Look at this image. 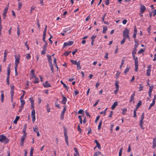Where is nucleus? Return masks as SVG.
<instances>
[{"instance_id":"8","label":"nucleus","mask_w":156,"mask_h":156,"mask_svg":"<svg viewBox=\"0 0 156 156\" xmlns=\"http://www.w3.org/2000/svg\"><path fill=\"white\" fill-rule=\"evenodd\" d=\"M140 13H143L146 10L145 7L143 5H141L140 6Z\"/></svg>"},{"instance_id":"46","label":"nucleus","mask_w":156,"mask_h":156,"mask_svg":"<svg viewBox=\"0 0 156 156\" xmlns=\"http://www.w3.org/2000/svg\"><path fill=\"white\" fill-rule=\"evenodd\" d=\"M80 132V133L82 131V129L80 128V124H79L78 126V129H77Z\"/></svg>"},{"instance_id":"37","label":"nucleus","mask_w":156,"mask_h":156,"mask_svg":"<svg viewBox=\"0 0 156 156\" xmlns=\"http://www.w3.org/2000/svg\"><path fill=\"white\" fill-rule=\"evenodd\" d=\"M45 44L43 47V49L47 50V47L48 45V43L47 42L45 43Z\"/></svg>"},{"instance_id":"17","label":"nucleus","mask_w":156,"mask_h":156,"mask_svg":"<svg viewBox=\"0 0 156 156\" xmlns=\"http://www.w3.org/2000/svg\"><path fill=\"white\" fill-rule=\"evenodd\" d=\"M94 142L97 145L96 147H97L99 149H100L101 148V145L98 141L97 140H95Z\"/></svg>"},{"instance_id":"60","label":"nucleus","mask_w":156,"mask_h":156,"mask_svg":"<svg viewBox=\"0 0 156 156\" xmlns=\"http://www.w3.org/2000/svg\"><path fill=\"white\" fill-rule=\"evenodd\" d=\"M31 73L32 74L33 76H35L34 71L33 70H32L31 71Z\"/></svg>"},{"instance_id":"12","label":"nucleus","mask_w":156,"mask_h":156,"mask_svg":"<svg viewBox=\"0 0 156 156\" xmlns=\"http://www.w3.org/2000/svg\"><path fill=\"white\" fill-rule=\"evenodd\" d=\"M135 92H134L133 94H132V96L131 97V98L130 100L129 101V102L130 103H131L134 100V97L135 96Z\"/></svg>"},{"instance_id":"29","label":"nucleus","mask_w":156,"mask_h":156,"mask_svg":"<svg viewBox=\"0 0 156 156\" xmlns=\"http://www.w3.org/2000/svg\"><path fill=\"white\" fill-rule=\"evenodd\" d=\"M80 61H78V63L76 65H77V69L78 70H79L81 69V67L80 66Z\"/></svg>"},{"instance_id":"62","label":"nucleus","mask_w":156,"mask_h":156,"mask_svg":"<svg viewBox=\"0 0 156 156\" xmlns=\"http://www.w3.org/2000/svg\"><path fill=\"white\" fill-rule=\"evenodd\" d=\"M113 113V111H111L110 112V114L108 116L110 118H112Z\"/></svg>"},{"instance_id":"39","label":"nucleus","mask_w":156,"mask_h":156,"mask_svg":"<svg viewBox=\"0 0 156 156\" xmlns=\"http://www.w3.org/2000/svg\"><path fill=\"white\" fill-rule=\"evenodd\" d=\"M120 74V72L117 71V73L116 74V76H115V78L116 79H117L118 78Z\"/></svg>"},{"instance_id":"55","label":"nucleus","mask_w":156,"mask_h":156,"mask_svg":"<svg viewBox=\"0 0 156 156\" xmlns=\"http://www.w3.org/2000/svg\"><path fill=\"white\" fill-rule=\"evenodd\" d=\"M30 55L29 54H27L26 58L27 60H29L30 58Z\"/></svg>"},{"instance_id":"49","label":"nucleus","mask_w":156,"mask_h":156,"mask_svg":"<svg viewBox=\"0 0 156 156\" xmlns=\"http://www.w3.org/2000/svg\"><path fill=\"white\" fill-rule=\"evenodd\" d=\"M29 100L30 101V102L31 103V104H34V101L33 100V99L31 98H29Z\"/></svg>"},{"instance_id":"22","label":"nucleus","mask_w":156,"mask_h":156,"mask_svg":"<svg viewBox=\"0 0 156 156\" xmlns=\"http://www.w3.org/2000/svg\"><path fill=\"white\" fill-rule=\"evenodd\" d=\"M20 117L19 116H16L15 120L13 121V123L16 124L17 123V121L20 119Z\"/></svg>"},{"instance_id":"32","label":"nucleus","mask_w":156,"mask_h":156,"mask_svg":"<svg viewBox=\"0 0 156 156\" xmlns=\"http://www.w3.org/2000/svg\"><path fill=\"white\" fill-rule=\"evenodd\" d=\"M119 83V82L118 81H116L115 83V86L116 88H119V85L118 83Z\"/></svg>"},{"instance_id":"58","label":"nucleus","mask_w":156,"mask_h":156,"mask_svg":"<svg viewBox=\"0 0 156 156\" xmlns=\"http://www.w3.org/2000/svg\"><path fill=\"white\" fill-rule=\"evenodd\" d=\"M99 101V100H97L96 101V102L93 105V106L94 107L96 106L98 104V103Z\"/></svg>"},{"instance_id":"26","label":"nucleus","mask_w":156,"mask_h":156,"mask_svg":"<svg viewBox=\"0 0 156 156\" xmlns=\"http://www.w3.org/2000/svg\"><path fill=\"white\" fill-rule=\"evenodd\" d=\"M27 136V135H23L22 136L21 138V141H22L24 142L25 139H26Z\"/></svg>"},{"instance_id":"56","label":"nucleus","mask_w":156,"mask_h":156,"mask_svg":"<svg viewBox=\"0 0 156 156\" xmlns=\"http://www.w3.org/2000/svg\"><path fill=\"white\" fill-rule=\"evenodd\" d=\"M47 30V25H46L45 27L43 34H46V31Z\"/></svg>"},{"instance_id":"13","label":"nucleus","mask_w":156,"mask_h":156,"mask_svg":"<svg viewBox=\"0 0 156 156\" xmlns=\"http://www.w3.org/2000/svg\"><path fill=\"white\" fill-rule=\"evenodd\" d=\"M118 102H115L114 103L113 105H112L111 107V108L112 109H114L115 108L116 106L118 105Z\"/></svg>"},{"instance_id":"9","label":"nucleus","mask_w":156,"mask_h":156,"mask_svg":"<svg viewBox=\"0 0 156 156\" xmlns=\"http://www.w3.org/2000/svg\"><path fill=\"white\" fill-rule=\"evenodd\" d=\"M151 65H150L147 66V70L146 75L148 76L150 75V72L151 71Z\"/></svg>"},{"instance_id":"38","label":"nucleus","mask_w":156,"mask_h":156,"mask_svg":"<svg viewBox=\"0 0 156 156\" xmlns=\"http://www.w3.org/2000/svg\"><path fill=\"white\" fill-rule=\"evenodd\" d=\"M101 154V152L100 151H98L95 152L94 155V156H98V155H99Z\"/></svg>"},{"instance_id":"59","label":"nucleus","mask_w":156,"mask_h":156,"mask_svg":"<svg viewBox=\"0 0 156 156\" xmlns=\"http://www.w3.org/2000/svg\"><path fill=\"white\" fill-rule=\"evenodd\" d=\"M137 29L136 26L134 27V33H136L137 34Z\"/></svg>"},{"instance_id":"61","label":"nucleus","mask_w":156,"mask_h":156,"mask_svg":"<svg viewBox=\"0 0 156 156\" xmlns=\"http://www.w3.org/2000/svg\"><path fill=\"white\" fill-rule=\"evenodd\" d=\"M100 118V116H99V115L98 116L96 117V119L95 121V122H97L98 121V120H99Z\"/></svg>"},{"instance_id":"23","label":"nucleus","mask_w":156,"mask_h":156,"mask_svg":"<svg viewBox=\"0 0 156 156\" xmlns=\"http://www.w3.org/2000/svg\"><path fill=\"white\" fill-rule=\"evenodd\" d=\"M34 77L35 78L36 80L34 81V83H38L39 82V78L35 76H34Z\"/></svg>"},{"instance_id":"11","label":"nucleus","mask_w":156,"mask_h":156,"mask_svg":"<svg viewBox=\"0 0 156 156\" xmlns=\"http://www.w3.org/2000/svg\"><path fill=\"white\" fill-rule=\"evenodd\" d=\"M144 119V116H141V119L140 120V126L141 127V128L142 129H144V128L143 127V121Z\"/></svg>"},{"instance_id":"53","label":"nucleus","mask_w":156,"mask_h":156,"mask_svg":"<svg viewBox=\"0 0 156 156\" xmlns=\"http://www.w3.org/2000/svg\"><path fill=\"white\" fill-rule=\"evenodd\" d=\"M109 1L108 0H105V3L106 5H108L109 3Z\"/></svg>"},{"instance_id":"4","label":"nucleus","mask_w":156,"mask_h":156,"mask_svg":"<svg viewBox=\"0 0 156 156\" xmlns=\"http://www.w3.org/2000/svg\"><path fill=\"white\" fill-rule=\"evenodd\" d=\"M31 117L32 121L34 122L35 120V111L34 109H33L31 111Z\"/></svg>"},{"instance_id":"7","label":"nucleus","mask_w":156,"mask_h":156,"mask_svg":"<svg viewBox=\"0 0 156 156\" xmlns=\"http://www.w3.org/2000/svg\"><path fill=\"white\" fill-rule=\"evenodd\" d=\"M66 106H64V108L62 111V112L61 115V119H63L64 118V113L66 111Z\"/></svg>"},{"instance_id":"31","label":"nucleus","mask_w":156,"mask_h":156,"mask_svg":"<svg viewBox=\"0 0 156 156\" xmlns=\"http://www.w3.org/2000/svg\"><path fill=\"white\" fill-rule=\"evenodd\" d=\"M33 129L34 132L36 133L38 132V127L37 126H35V128H33Z\"/></svg>"},{"instance_id":"20","label":"nucleus","mask_w":156,"mask_h":156,"mask_svg":"<svg viewBox=\"0 0 156 156\" xmlns=\"http://www.w3.org/2000/svg\"><path fill=\"white\" fill-rule=\"evenodd\" d=\"M20 102L21 103V107L22 108H23L24 107V105L25 104V101L23 100H21Z\"/></svg>"},{"instance_id":"18","label":"nucleus","mask_w":156,"mask_h":156,"mask_svg":"<svg viewBox=\"0 0 156 156\" xmlns=\"http://www.w3.org/2000/svg\"><path fill=\"white\" fill-rule=\"evenodd\" d=\"M67 99L66 97L65 96L63 97V99L62 101V103L64 105H65L66 104V102L67 101Z\"/></svg>"},{"instance_id":"52","label":"nucleus","mask_w":156,"mask_h":156,"mask_svg":"<svg viewBox=\"0 0 156 156\" xmlns=\"http://www.w3.org/2000/svg\"><path fill=\"white\" fill-rule=\"evenodd\" d=\"M55 107H57L59 108H60V107L59 106V104H57V101L55 102Z\"/></svg>"},{"instance_id":"50","label":"nucleus","mask_w":156,"mask_h":156,"mask_svg":"<svg viewBox=\"0 0 156 156\" xmlns=\"http://www.w3.org/2000/svg\"><path fill=\"white\" fill-rule=\"evenodd\" d=\"M14 94H11V102H13Z\"/></svg>"},{"instance_id":"48","label":"nucleus","mask_w":156,"mask_h":156,"mask_svg":"<svg viewBox=\"0 0 156 156\" xmlns=\"http://www.w3.org/2000/svg\"><path fill=\"white\" fill-rule=\"evenodd\" d=\"M17 35H18V37H19V35L20 34V30L19 28V27H18L17 28Z\"/></svg>"},{"instance_id":"41","label":"nucleus","mask_w":156,"mask_h":156,"mask_svg":"<svg viewBox=\"0 0 156 156\" xmlns=\"http://www.w3.org/2000/svg\"><path fill=\"white\" fill-rule=\"evenodd\" d=\"M137 51V49L136 48H133V50L132 52V55H135Z\"/></svg>"},{"instance_id":"54","label":"nucleus","mask_w":156,"mask_h":156,"mask_svg":"<svg viewBox=\"0 0 156 156\" xmlns=\"http://www.w3.org/2000/svg\"><path fill=\"white\" fill-rule=\"evenodd\" d=\"M144 51V50L143 49H141L139 51H138V53L139 54H140L143 52Z\"/></svg>"},{"instance_id":"47","label":"nucleus","mask_w":156,"mask_h":156,"mask_svg":"<svg viewBox=\"0 0 156 156\" xmlns=\"http://www.w3.org/2000/svg\"><path fill=\"white\" fill-rule=\"evenodd\" d=\"M71 52V51H66L64 52V55L66 56H68Z\"/></svg>"},{"instance_id":"43","label":"nucleus","mask_w":156,"mask_h":156,"mask_svg":"<svg viewBox=\"0 0 156 156\" xmlns=\"http://www.w3.org/2000/svg\"><path fill=\"white\" fill-rule=\"evenodd\" d=\"M22 5V4L21 2H19L18 4V9L19 10H20L21 8V6Z\"/></svg>"},{"instance_id":"28","label":"nucleus","mask_w":156,"mask_h":156,"mask_svg":"<svg viewBox=\"0 0 156 156\" xmlns=\"http://www.w3.org/2000/svg\"><path fill=\"white\" fill-rule=\"evenodd\" d=\"M108 28L106 27H103V30L102 32L104 34H105L106 32V31L107 30Z\"/></svg>"},{"instance_id":"30","label":"nucleus","mask_w":156,"mask_h":156,"mask_svg":"<svg viewBox=\"0 0 156 156\" xmlns=\"http://www.w3.org/2000/svg\"><path fill=\"white\" fill-rule=\"evenodd\" d=\"M144 86H143V84H140L139 85V91H141L143 90V87Z\"/></svg>"},{"instance_id":"45","label":"nucleus","mask_w":156,"mask_h":156,"mask_svg":"<svg viewBox=\"0 0 156 156\" xmlns=\"http://www.w3.org/2000/svg\"><path fill=\"white\" fill-rule=\"evenodd\" d=\"M122 148L121 147L119 151V156H121V155H122Z\"/></svg>"},{"instance_id":"33","label":"nucleus","mask_w":156,"mask_h":156,"mask_svg":"<svg viewBox=\"0 0 156 156\" xmlns=\"http://www.w3.org/2000/svg\"><path fill=\"white\" fill-rule=\"evenodd\" d=\"M129 69L130 68L129 67H127L124 71V73L125 74L126 73L129 71Z\"/></svg>"},{"instance_id":"63","label":"nucleus","mask_w":156,"mask_h":156,"mask_svg":"<svg viewBox=\"0 0 156 156\" xmlns=\"http://www.w3.org/2000/svg\"><path fill=\"white\" fill-rule=\"evenodd\" d=\"M152 12L153 13V16H155L156 15V9L153 10Z\"/></svg>"},{"instance_id":"42","label":"nucleus","mask_w":156,"mask_h":156,"mask_svg":"<svg viewBox=\"0 0 156 156\" xmlns=\"http://www.w3.org/2000/svg\"><path fill=\"white\" fill-rule=\"evenodd\" d=\"M7 77H10V69H7Z\"/></svg>"},{"instance_id":"34","label":"nucleus","mask_w":156,"mask_h":156,"mask_svg":"<svg viewBox=\"0 0 156 156\" xmlns=\"http://www.w3.org/2000/svg\"><path fill=\"white\" fill-rule=\"evenodd\" d=\"M142 105V101H139L138 103L136 105V106L137 108H139Z\"/></svg>"},{"instance_id":"16","label":"nucleus","mask_w":156,"mask_h":156,"mask_svg":"<svg viewBox=\"0 0 156 156\" xmlns=\"http://www.w3.org/2000/svg\"><path fill=\"white\" fill-rule=\"evenodd\" d=\"M43 84L44 87H51V85L49 83H48L47 81H46L45 83Z\"/></svg>"},{"instance_id":"15","label":"nucleus","mask_w":156,"mask_h":156,"mask_svg":"<svg viewBox=\"0 0 156 156\" xmlns=\"http://www.w3.org/2000/svg\"><path fill=\"white\" fill-rule=\"evenodd\" d=\"M48 62L49 63L52 62L51 56L49 55H47Z\"/></svg>"},{"instance_id":"2","label":"nucleus","mask_w":156,"mask_h":156,"mask_svg":"<svg viewBox=\"0 0 156 156\" xmlns=\"http://www.w3.org/2000/svg\"><path fill=\"white\" fill-rule=\"evenodd\" d=\"M9 141V139L6 138V136L3 134L0 135V142H5V143H7Z\"/></svg>"},{"instance_id":"3","label":"nucleus","mask_w":156,"mask_h":156,"mask_svg":"<svg viewBox=\"0 0 156 156\" xmlns=\"http://www.w3.org/2000/svg\"><path fill=\"white\" fill-rule=\"evenodd\" d=\"M129 30L127 29L126 28L123 30L122 34L125 38H129Z\"/></svg>"},{"instance_id":"27","label":"nucleus","mask_w":156,"mask_h":156,"mask_svg":"<svg viewBox=\"0 0 156 156\" xmlns=\"http://www.w3.org/2000/svg\"><path fill=\"white\" fill-rule=\"evenodd\" d=\"M61 83L63 85V87L65 88L66 89L68 90V87L66 86V85L64 83H63L62 81H61Z\"/></svg>"},{"instance_id":"57","label":"nucleus","mask_w":156,"mask_h":156,"mask_svg":"<svg viewBox=\"0 0 156 156\" xmlns=\"http://www.w3.org/2000/svg\"><path fill=\"white\" fill-rule=\"evenodd\" d=\"M83 112V111L82 109H80L78 112L79 114H81Z\"/></svg>"},{"instance_id":"40","label":"nucleus","mask_w":156,"mask_h":156,"mask_svg":"<svg viewBox=\"0 0 156 156\" xmlns=\"http://www.w3.org/2000/svg\"><path fill=\"white\" fill-rule=\"evenodd\" d=\"M10 77H7L6 78V83L7 85H9V79Z\"/></svg>"},{"instance_id":"6","label":"nucleus","mask_w":156,"mask_h":156,"mask_svg":"<svg viewBox=\"0 0 156 156\" xmlns=\"http://www.w3.org/2000/svg\"><path fill=\"white\" fill-rule=\"evenodd\" d=\"M9 8L8 5L4 9V12L3 14V19H5L6 17V14L7 12V10Z\"/></svg>"},{"instance_id":"19","label":"nucleus","mask_w":156,"mask_h":156,"mask_svg":"<svg viewBox=\"0 0 156 156\" xmlns=\"http://www.w3.org/2000/svg\"><path fill=\"white\" fill-rule=\"evenodd\" d=\"M3 91H1V101L2 102H3L4 101V94L3 93Z\"/></svg>"},{"instance_id":"44","label":"nucleus","mask_w":156,"mask_h":156,"mask_svg":"<svg viewBox=\"0 0 156 156\" xmlns=\"http://www.w3.org/2000/svg\"><path fill=\"white\" fill-rule=\"evenodd\" d=\"M46 34H43V40L45 43L47 42L45 40Z\"/></svg>"},{"instance_id":"36","label":"nucleus","mask_w":156,"mask_h":156,"mask_svg":"<svg viewBox=\"0 0 156 156\" xmlns=\"http://www.w3.org/2000/svg\"><path fill=\"white\" fill-rule=\"evenodd\" d=\"M127 109L126 108H124L122 109V113L124 114L125 115L126 114V112L127 111Z\"/></svg>"},{"instance_id":"64","label":"nucleus","mask_w":156,"mask_h":156,"mask_svg":"<svg viewBox=\"0 0 156 156\" xmlns=\"http://www.w3.org/2000/svg\"><path fill=\"white\" fill-rule=\"evenodd\" d=\"M153 144H156V138H154L153 141Z\"/></svg>"},{"instance_id":"21","label":"nucleus","mask_w":156,"mask_h":156,"mask_svg":"<svg viewBox=\"0 0 156 156\" xmlns=\"http://www.w3.org/2000/svg\"><path fill=\"white\" fill-rule=\"evenodd\" d=\"M70 61L73 64L75 65H76L78 62H77L76 60H74L72 59L70 60Z\"/></svg>"},{"instance_id":"5","label":"nucleus","mask_w":156,"mask_h":156,"mask_svg":"<svg viewBox=\"0 0 156 156\" xmlns=\"http://www.w3.org/2000/svg\"><path fill=\"white\" fill-rule=\"evenodd\" d=\"M74 42L72 41H69L68 42H65L64 44V47H66L67 46H71L73 44V43Z\"/></svg>"},{"instance_id":"1","label":"nucleus","mask_w":156,"mask_h":156,"mask_svg":"<svg viewBox=\"0 0 156 156\" xmlns=\"http://www.w3.org/2000/svg\"><path fill=\"white\" fill-rule=\"evenodd\" d=\"M132 56L133 58L135 60V71L136 72L138 71V58L137 57H135V55H132Z\"/></svg>"},{"instance_id":"51","label":"nucleus","mask_w":156,"mask_h":156,"mask_svg":"<svg viewBox=\"0 0 156 156\" xmlns=\"http://www.w3.org/2000/svg\"><path fill=\"white\" fill-rule=\"evenodd\" d=\"M125 38H124L121 41L120 44L121 45L123 44L125 41Z\"/></svg>"},{"instance_id":"25","label":"nucleus","mask_w":156,"mask_h":156,"mask_svg":"<svg viewBox=\"0 0 156 156\" xmlns=\"http://www.w3.org/2000/svg\"><path fill=\"white\" fill-rule=\"evenodd\" d=\"M102 122V121L101 120L99 122V125H98V130H100L101 129V126Z\"/></svg>"},{"instance_id":"35","label":"nucleus","mask_w":156,"mask_h":156,"mask_svg":"<svg viewBox=\"0 0 156 156\" xmlns=\"http://www.w3.org/2000/svg\"><path fill=\"white\" fill-rule=\"evenodd\" d=\"M34 149L32 147L30 152V156H33Z\"/></svg>"},{"instance_id":"10","label":"nucleus","mask_w":156,"mask_h":156,"mask_svg":"<svg viewBox=\"0 0 156 156\" xmlns=\"http://www.w3.org/2000/svg\"><path fill=\"white\" fill-rule=\"evenodd\" d=\"M15 58L16 60L15 66H18V65L19 63L20 57L19 56H18L17 57H16V56H15Z\"/></svg>"},{"instance_id":"14","label":"nucleus","mask_w":156,"mask_h":156,"mask_svg":"<svg viewBox=\"0 0 156 156\" xmlns=\"http://www.w3.org/2000/svg\"><path fill=\"white\" fill-rule=\"evenodd\" d=\"M10 87H11V91L10 93L11 94H14V85L11 84L10 85Z\"/></svg>"},{"instance_id":"24","label":"nucleus","mask_w":156,"mask_h":156,"mask_svg":"<svg viewBox=\"0 0 156 156\" xmlns=\"http://www.w3.org/2000/svg\"><path fill=\"white\" fill-rule=\"evenodd\" d=\"M64 136H65V141H68V137L67 136V132L66 131H64Z\"/></svg>"}]
</instances>
